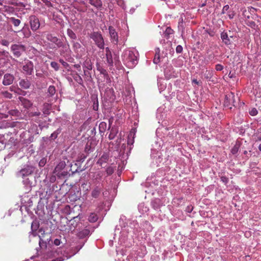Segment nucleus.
I'll list each match as a JSON object with an SVG mask.
<instances>
[{"mask_svg":"<svg viewBox=\"0 0 261 261\" xmlns=\"http://www.w3.org/2000/svg\"><path fill=\"white\" fill-rule=\"evenodd\" d=\"M1 43L3 46H8L9 45L10 42L6 39H2L1 41Z\"/></svg>","mask_w":261,"mask_h":261,"instance_id":"ea45409f","label":"nucleus"},{"mask_svg":"<svg viewBox=\"0 0 261 261\" xmlns=\"http://www.w3.org/2000/svg\"><path fill=\"white\" fill-rule=\"evenodd\" d=\"M101 192V188L98 186L95 187L91 192V196L94 198H97L99 197Z\"/></svg>","mask_w":261,"mask_h":261,"instance_id":"dca6fc26","label":"nucleus"},{"mask_svg":"<svg viewBox=\"0 0 261 261\" xmlns=\"http://www.w3.org/2000/svg\"><path fill=\"white\" fill-rule=\"evenodd\" d=\"M46 37L48 41L54 44L50 46V48L57 49L61 47H63V43L62 41L53 34L48 33L46 35Z\"/></svg>","mask_w":261,"mask_h":261,"instance_id":"f03ea898","label":"nucleus"},{"mask_svg":"<svg viewBox=\"0 0 261 261\" xmlns=\"http://www.w3.org/2000/svg\"><path fill=\"white\" fill-rule=\"evenodd\" d=\"M10 20L15 27H18L21 22L20 20L16 19L14 17H11L10 18Z\"/></svg>","mask_w":261,"mask_h":261,"instance_id":"7c9ffc66","label":"nucleus"},{"mask_svg":"<svg viewBox=\"0 0 261 261\" xmlns=\"http://www.w3.org/2000/svg\"><path fill=\"white\" fill-rule=\"evenodd\" d=\"M77 221H80V218L78 216L73 217V219L71 220L70 222V229L72 228H73L74 229L77 226Z\"/></svg>","mask_w":261,"mask_h":261,"instance_id":"5701e85b","label":"nucleus"},{"mask_svg":"<svg viewBox=\"0 0 261 261\" xmlns=\"http://www.w3.org/2000/svg\"><path fill=\"white\" fill-rule=\"evenodd\" d=\"M14 79L15 78L13 74L7 73L4 75L2 84L4 86H9L13 83Z\"/></svg>","mask_w":261,"mask_h":261,"instance_id":"6e6552de","label":"nucleus"},{"mask_svg":"<svg viewBox=\"0 0 261 261\" xmlns=\"http://www.w3.org/2000/svg\"><path fill=\"white\" fill-rule=\"evenodd\" d=\"M29 20L32 30L36 31L38 30L40 25L39 19L35 15H31L29 18Z\"/></svg>","mask_w":261,"mask_h":261,"instance_id":"0eeeda50","label":"nucleus"},{"mask_svg":"<svg viewBox=\"0 0 261 261\" xmlns=\"http://www.w3.org/2000/svg\"><path fill=\"white\" fill-rule=\"evenodd\" d=\"M19 100L20 101L21 105H23L24 108L29 109L32 106V102L29 99L23 97H19Z\"/></svg>","mask_w":261,"mask_h":261,"instance_id":"9b49d317","label":"nucleus"},{"mask_svg":"<svg viewBox=\"0 0 261 261\" xmlns=\"http://www.w3.org/2000/svg\"><path fill=\"white\" fill-rule=\"evenodd\" d=\"M91 147L90 144H88V143L86 145L85 147V151L87 153H89L91 151Z\"/></svg>","mask_w":261,"mask_h":261,"instance_id":"79ce46f5","label":"nucleus"},{"mask_svg":"<svg viewBox=\"0 0 261 261\" xmlns=\"http://www.w3.org/2000/svg\"><path fill=\"white\" fill-rule=\"evenodd\" d=\"M19 86L24 89H28L31 86V82L27 79H21L19 82Z\"/></svg>","mask_w":261,"mask_h":261,"instance_id":"4468645a","label":"nucleus"},{"mask_svg":"<svg viewBox=\"0 0 261 261\" xmlns=\"http://www.w3.org/2000/svg\"><path fill=\"white\" fill-rule=\"evenodd\" d=\"M137 56L135 55L133 51H128L126 54V57L125 59V62L127 66L130 68H132L137 64Z\"/></svg>","mask_w":261,"mask_h":261,"instance_id":"423d86ee","label":"nucleus"},{"mask_svg":"<svg viewBox=\"0 0 261 261\" xmlns=\"http://www.w3.org/2000/svg\"><path fill=\"white\" fill-rule=\"evenodd\" d=\"M173 32V30L170 28H167L165 31V33L167 35L172 34Z\"/></svg>","mask_w":261,"mask_h":261,"instance_id":"3c124183","label":"nucleus"},{"mask_svg":"<svg viewBox=\"0 0 261 261\" xmlns=\"http://www.w3.org/2000/svg\"><path fill=\"white\" fill-rule=\"evenodd\" d=\"M97 219L98 216L97 214L94 213H91L88 218L89 221L92 223L95 222Z\"/></svg>","mask_w":261,"mask_h":261,"instance_id":"bb28decb","label":"nucleus"},{"mask_svg":"<svg viewBox=\"0 0 261 261\" xmlns=\"http://www.w3.org/2000/svg\"><path fill=\"white\" fill-rule=\"evenodd\" d=\"M67 33L68 36L71 39H76V36L72 30H71L70 29H67Z\"/></svg>","mask_w":261,"mask_h":261,"instance_id":"2f4dec72","label":"nucleus"},{"mask_svg":"<svg viewBox=\"0 0 261 261\" xmlns=\"http://www.w3.org/2000/svg\"><path fill=\"white\" fill-rule=\"evenodd\" d=\"M86 157H87V156H86V155H84V154H82L81 155V156L80 160H83V161H84V160L86 158Z\"/></svg>","mask_w":261,"mask_h":261,"instance_id":"052dcab7","label":"nucleus"},{"mask_svg":"<svg viewBox=\"0 0 261 261\" xmlns=\"http://www.w3.org/2000/svg\"><path fill=\"white\" fill-rule=\"evenodd\" d=\"M74 67L79 69V71H81V66L80 64H75L74 65Z\"/></svg>","mask_w":261,"mask_h":261,"instance_id":"bf43d9fd","label":"nucleus"},{"mask_svg":"<svg viewBox=\"0 0 261 261\" xmlns=\"http://www.w3.org/2000/svg\"><path fill=\"white\" fill-rule=\"evenodd\" d=\"M88 70H89L84 69V73L85 76L88 78V80H89L91 79V74Z\"/></svg>","mask_w":261,"mask_h":261,"instance_id":"58836bf2","label":"nucleus"},{"mask_svg":"<svg viewBox=\"0 0 261 261\" xmlns=\"http://www.w3.org/2000/svg\"><path fill=\"white\" fill-rule=\"evenodd\" d=\"M75 81H76L78 83L81 84L83 82V80L80 75L77 74V76L74 77Z\"/></svg>","mask_w":261,"mask_h":261,"instance_id":"a19ab883","label":"nucleus"},{"mask_svg":"<svg viewBox=\"0 0 261 261\" xmlns=\"http://www.w3.org/2000/svg\"><path fill=\"white\" fill-rule=\"evenodd\" d=\"M21 31L22 32L25 38H29L31 36V31L28 29L23 28Z\"/></svg>","mask_w":261,"mask_h":261,"instance_id":"72a5a7b5","label":"nucleus"},{"mask_svg":"<svg viewBox=\"0 0 261 261\" xmlns=\"http://www.w3.org/2000/svg\"><path fill=\"white\" fill-rule=\"evenodd\" d=\"M109 156L107 153H104L103 155L99 159L97 163L99 164L100 166H102L103 164L106 163L108 160Z\"/></svg>","mask_w":261,"mask_h":261,"instance_id":"a211bd4d","label":"nucleus"},{"mask_svg":"<svg viewBox=\"0 0 261 261\" xmlns=\"http://www.w3.org/2000/svg\"><path fill=\"white\" fill-rule=\"evenodd\" d=\"M59 62H60V63H61L62 64V65L65 68H67L69 66L68 63H67L66 62L64 61L63 59H60L59 60Z\"/></svg>","mask_w":261,"mask_h":261,"instance_id":"49530a36","label":"nucleus"},{"mask_svg":"<svg viewBox=\"0 0 261 261\" xmlns=\"http://www.w3.org/2000/svg\"><path fill=\"white\" fill-rule=\"evenodd\" d=\"M109 30L111 42L114 44H117L118 42V36L115 29L113 27L110 26L109 27Z\"/></svg>","mask_w":261,"mask_h":261,"instance_id":"1a4fd4ad","label":"nucleus"},{"mask_svg":"<svg viewBox=\"0 0 261 261\" xmlns=\"http://www.w3.org/2000/svg\"><path fill=\"white\" fill-rule=\"evenodd\" d=\"M0 94L4 98L7 99H12L13 98L12 94L9 92L8 91H1Z\"/></svg>","mask_w":261,"mask_h":261,"instance_id":"b1692460","label":"nucleus"},{"mask_svg":"<svg viewBox=\"0 0 261 261\" xmlns=\"http://www.w3.org/2000/svg\"><path fill=\"white\" fill-rule=\"evenodd\" d=\"M250 26L252 27V26H255V22L254 21H251L250 22Z\"/></svg>","mask_w":261,"mask_h":261,"instance_id":"0e129e2a","label":"nucleus"},{"mask_svg":"<svg viewBox=\"0 0 261 261\" xmlns=\"http://www.w3.org/2000/svg\"><path fill=\"white\" fill-rule=\"evenodd\" d=\"M48 92L50 96L54 95L56 93V88L54 86H50L48 88Z\"/></svg>","mask_w":261,"mask_h":261,"instance_id":"473e14b6","label":"nucleus"},{"mask_svg":"<svg viewBox=\"0 0 261 261\" xmlns=\"http://www.w3.org/2000/svg\"><path fill=\"white\" fill-rule=\"evenodd\" d=\"M90 37L94 41L98 47L100 49L104 48V39L100 32H93L90 34Z\"/></svg>","mask_w":261,"mask_h":261,"instance_id":"f257e3e1","label":"nucleus"},{"mask_svg":"<svg viewBox=\"0 0 261 261\" xmlns=\"http://www.w3.org/2000/svg\"><path fill=\"white\" fill-rule=\"evenodd\" d=\"M89 3L97 9H100L102 6L101 0H88Z\"/></svg>","mask_w":261,"mask_h":261,"instance_id":"2eb2a0df","label":"nucleus"},{"mask_svg":"<svg viewBox=\"0 0 261 261\" xmlns=\"http://www.w3.org/2000/svg\"><path fill=\"white\" fill-rule=\"evenodd\" d=\"M3 74L4 71L3 70H0V79H1Z\"/></svg>","mask_w":261,"mask_h":261,"instance_id":"e2e57ef3","label":"nucleus"},{"mask_svg":"<svg viewBox=\"0 0 261 261\" xmlns=\"http://www.w3.org/2000/svg\"><path fill=\"white\" fill-rule=\"evenodd\" d=\"M83 69L92 70L93 68V64L90 58H87L83 63Z\"/></svg>","mask_w":261,"mask_h":261,"instance_id":"ddd939ff","label":"nucleus"},{"mask_svg":"<svg viewBox=\"0 0 261 261\" xmlns=\"http://www.w3.org/2000/svg\"><path fill=\"white\" fill-rule=\"evenodd\" d=\"M41 113L39 111L35 112H31L30 114V116L33 117V116H40Z\"/></svg>","mask_w":261,"mask_h":261,"instance_id":"c03bdc74","label":"nucleus"},{"mask_svg":"<svg viewBox=\"0 0 261 261\" xmlns=\"http://www.w3.org/2000/svg\"><path fill=\"white\" fill-rule=\"evenodd\" d=\"M221 180L225 184H227L228 181V179L226 176H222L221 177Z\"/></svg>","mask_w":261,"mask_h":261,"instance_id":"5fc2aeb1","label":"nucleus"},{"mask_svg":"<svg viewBox=\"0 0 261 261\" xmlns=\"http://www.w3.org/2000/svg\"><path fill=\"white\" fill-rule=\"evenodd\" d=\"M192 83H194L195 84L198 85L199 82L197 81L196 79H194L192 80Z\"/></svg>","mask_w":261,"mask_h":261,"instance_id":"680f3d73","label":"nucleus"},{"mask_svg":"<svg viewBox=\"0 0 261 261\" xmlns=\"http://www.w3.org/2000/svg\"><path fill=\"white\" fill-rule=\"evenodd\" d=\"M106 172L107 173V175L109 176L112 175L114 173V170L112 167L109 166L108 168H107Z\"/></svg>","mask_w":261,"mask_h":261,"instance_id":"f704fd0d","label":"nucleus"},{"mask_svg":"<svg viewBox=\"0 0 261 261\" xmlns=\"http://www.w3.org/2000/svg\"><path fill=\"white\" fill-rule=\"evenodd\" d=\"M9 56V52L3 50L0 51V60H4L6 58H8Z\"/></svg>","mask_w":261,"mask_h":261,"instance_id":"c756f323","label":"nucleus"},{"mask_svg":"<svg viewBox=\"0 0 261 261\" xmlns=\"http://www.w3.org/2000/svg\"><path fill=\"white\" fill-rule=\"evenodd\" d=\"M34 169L32 167L28 166L19 171L20 175L23 177L33 173Z\"/></svg>","mask_w":261,"mask_h":261,"instance_id":"9d476101","label":"nucleus"},{"mask_svg":"<svg viewBox=\"0 0 261 261\" xmlns=\"http://www.w3.org/2000/svg\"><path fill=\"white\" fill-rule=\"evenodd\" d=\"M107 126V124L106 122H102L99 124V129L101 130V128H103V130H105V128Z\"/></svg>","mask_w":261,"mask_h":261,"instance_id":"8fccbe9b","label":"nucleus"},{"mask_svg":"<svg viewBox=\"0 0 261 261\" xmlns=\"http://www.w3.org/2000/svg\"><path fill=\"white\" fill-rule=\"evenodd\" d=\"M97 175L99 176V177H101L102 174L101 173L99 172L98 173Z\"/></svg>","mask_w":261,"mask_h":261,"instance_id":"338daca9","label":"nucleus"},{"mask_svg":"<svg viewBox=\"0 0 261 261\" xmlns=\"http://www.w3.org/2000/svg\"><path fill=\"white\" fill-rule=\"evenodd\" d=\"M81 47V45L78 42H75L73 44V47L75 48H79Z\"/></svg>","mask_w":261,"mask_h":261,"instance_id":"4d7b16f0","label":"nucleus"},{"mask_svg":"<svg viewBox=\"0 0 261 261\" xmlns=\"http://www.w3.org/2000/svg\"><path fill=\"white\" fill-rule=\"evenodd\" d=\"M39 227V224L37 221H33L31 225V230L33 236H36V231Z\"/></svg>","mask_w":261,"mask_h":261,"instance_id":"4be33fe9","label":"nucleus"},{"mask_svg":"<svg viewBox=\"0 0 261 261\" xmlns=\"http://www.w3.org/2000/svg\"><path fill=\"white\" fill-rule=\"evenodd\" d=\"M97 70L99 71L100 73L103 75L104 77H106L107 79L109 78V75L108 72L106 69L103 68L102 67L98 66L97 67Z\"/></svg>","mask_w":261,"mask_h":261,"instance_id":"a878e982","label":"nucleus"},{"mask_svg":"<svg viewBox=\"0 0 261 261\" xmlns=\"http://www.w3.org/2000/svg\"><path fill=\"white\" fill-rule=\"evenodd\" d=\"M229 9V6L228 5L224 6L222 10V14H225Z\"/></svg>","mask_w":261,"mask_h":261,"instance_id":"de8ad7c7","label":"nucleus"},{"mask_svg":"<svg viewBox=\"0 0 261 261\" xmlns=\"http://www.w3.org/2000/svg\"><path fill=\"white\" fill-rule=\"evenodd\" d=\"M50 66L55 71H58L59 69V65L56 62H51L50 63Z\"/></svg>","mask_w":261,"mask_h":261,"instance_id":"c9c22d12","label":"nucleus"},{"mask_svg":"<svg viewBox=\"0 0 261 261\" xmlns=\"http://www.w3.org/2000/svg\"><path fill=\"white\" fill-rule=\"evenodd\" d=\"M10 1L8 2L9 4L15 5L17 3V0H10Z\"/></svg>","mask_w":261,"mask_h":261,"instance_id":"13d9d810","label":"nucleus"},{"mask_svg":"<svg viewBox=\"0 0 261 261\" xmlns=\"http://www.w3.org/2000/svg\"><path fill=\"white\" fill-rule=\"evenodd\" d=\"M221 38L226 45H229L231 43L230 38L228 37L226 32H223L221 34Z\"/></svg>","mask_w":261,"mask_h":261,"instance_id":"6ab92c4d","label":"nucleus"},{"mask_svg":"<svg viewBox=\"0 0 261 261\" xmlns=\"http://www.w3.org/2000/svg\"><path fill=\"white\" fill-rule=\"evenodd\" d=\"M249 114L251 115V116H255L257 115V111L256 110V109H252L250 112H249Z\"/></svg>","mask_w":261,"mask_h":261,"instance_id":"09e8293b","label":"nucleus"},{"mask_svg":"<svg viewBox=\"0 0 261 261\" xmlns=\"http://www.w3.org/2000/svg\"><path fill=\"white\" fill-rule=\"evenodd\" d=\"M39 35H36L34 37V38L37 39H38L39 38Z\"/></svg>","mask_w":261,"mask_h":261,"instance_id":"69168bd1","label":"nucleus"},{"mask_svg":"<svg viewBox=\"0 0 261 261\" xmlns=\"http://www.w3.org/2000/svg\"><path fill=\"white\" fill-rule=\"evenodd\" d=\"M9 90L11 91V92H13L14 93L18 94V95H20L21 94V92H22V90L18 87H14V86H11L10 88H9Z\"/></svg>","mask_w":261,"mask_h":261,"instance_id":"c85d7f7f","label":"nucleus"},{"mask_svg":"<svg viewBox=\"0 0 261 261\" xmlns=\"http://www.w3.org/2000/svg\"><path fill=\"white\" fill-rule=\"evenodd\" d=\"M160 61V55L159 54H155V56H154V58L153 59V63L154 64H158Z\"/></svg>","mask_w":261,"mask_h":261,"instance_id":"4c0bfd02","label":"nucleus"},{"mask_svg":"<svg viewBox=\"0 0 261 261\" xmlns=\"http://www.w3.org/2000/svg\"><path fill=\"white\" fill-rule=\"evenodd\" d=\"M237 100H239V97L236 96L233 93L230 92L225 96L224 106L229 107L232 105L233 106L236 107Z\"/></svg>","mask_w":261,"mask_h":261,"instance_id":"7ed1b4c3","label":"nucleus"},{"mask_svg":"<svg viewBox=\"0 0 261 261\" xmlns=\"http://www.w3.org/2000/svg\"><path fill=\"white\" fill-rule=\"evenodd\" d=\"M43 3H45V4L48 6H51V4L49 0H41Z\"/></svg>","mask_w":261,"mask_h":261,"instance_id":"603ef678","label":"nucleus"},{"mask_svg":"<svg viewBox=\"0 0 261 261\" xmlns=\"http://www.w3.org/2000/svg\"><path fill=\"white\" fill-rule=\"evenodd\" d=\"M61 240L58 239H56L54 240V244L56 246H59L61 244Z\"/></svg>","mask_w":261,"mask_h":261,"instance_id":"864d4df0","label":"nucleus"},{"mask_svg":"<svg viewBox=\"0 0 261 261\" xmlns=\"http://www.w3.org/2000/svg\"><path fill=\"white\" fill-rule=\"evenodd\" d=\"M106 56L107 63L110 66H113V61L111 51H110L109 47L106 48Z\"/></svg>","mask_w":261,"mask_h":261,"instance_id":"f8f14e48","label":"nucleus"},{"mask_svg":"<svg viewBox=\"0 0 261 261\" xmlns=\"http://www.w3.org/2000/svg\"><path fill=\"white\" fill-rule=\"evenodd\" d=\"M240 142L237 141L231 150V152L232 153V154H236L238 152V150L240 147Z\"/></svg>","mask_w":261,"mask_h":261,"instance_id":"393cba45","label":"nucleus"},{"mask_svg":"<svg viewBox=\"0 0 261 261\" xmlns=\"http://www.w3.org/2000/svg\"><path fill=\"white\" fill-rule=\"evenodd\" d=\"M51 108V105L48 103H44L43 105L42 111L44 115H48L50 114V111Z\"/></svg>","mask_w":261,"mask_h":261,"instance_id":"f3484780","label":"nucleus"},{"mask_svg":"<svg viewBox=\"0 0 261 261\" xmlns=\"http://www.w3.org/2000/svg\"><path fill=\"white\" fill-rule=\"evenodd\" d=\"M215 69L217 71H221L223 69V66L220 64H218L215 66Z\"/></svg>","mask_w":261,"mask_h":261,"instance_id":"a18cd8bd","label":"nucleus"},{"mask_svg":"<svg viewBox=\"0 0 261 261\" xmlns=\"http://www.w3.org/2000/svg\"><path fill=\"white\" fill-rule=\"evenodd\" d=\"M90 231L88 229H84L77 233V236L80 239H83L90 234Z\"/></svg>","mask_w":261,"mask_h":261,"instance_id":"412c9836","label":"nucleus"},{"mask_svg":"<svg viewBox=\"0 0 261 261\" xmlns=\"http://www.w3.org/2000/svg\"><path fill=\"white\" fill-rule=\"evenodd\" d=\"M23 72L28 75H32L34 72V64L33 62L29 60H24L22 63Z\"/></svg>","mask_w":261,"mask_h":261,"instance_id":"39448f33","label":"nucleus"},{"mask_svg":"<svg viewBox=\"0 0 261 261\" xmlns=\"http://www.w3.org/2000/svg\"><path fill=\"white\" fill-rule=\"evenodd\" d=\"M11 51L15 57L19 58L25 51V47L22 44H14L11 45Z\"/></svg>","mask_w":261,"mask_h":261,"instance_id":"20e7f679","label":"nucleus"},{"mask_svg":"<svg viewBox=\"0 0 261 261\" xmlns=\"http://www.w3.org/2000/svg\"><path fill=\"white\" fill-rule=\"evenodd\" d=\"M117 130L116 128L112 127L111 129L110 133L109 135V139L110 140H113L114 139L117 134Z\"/></svg>","mask_w":261,"mask_h":261,"instance_id":"cd10ccee","label":"nucleus"},{"mask_svg":"<svg viewBox=\"0 0 261 261\" xmlns=\"http://www.w3.org/2000/svg\"><path fill=\"white\" fill-rule=\"evenodd\" d=\"M182 49H183V48H182V46L180 45H178L176 47V52L177 54L181 53L182 51Z\"/></svg>","mask_w":261,"mask_h":261,"instance_id":"37998d69","label":"nucleus"},{"mask_svg":"<svg viewBox=\"0 0 261 261\" xmlns=\"http://www.w3.org/2000/svg\"><path fill=\"white\" fill-rule=\"evenodd\" d=\"M258 149H259L260 151H261V144H260L259 145V146H258Z\"/></svg>","mask_w":261,"mask_h":261,"instance_id":"774afa93","label":"nucleus"},{"mask_svg":"<svg viewBox=\"0 0 261 261\" xmlns=\"http://www.w3.org/2000/svg\"><path fill=\"white\" fill-rule=\"evenodd\" d=\"M66 164L65 161H63L60 162L55 167L54 173L59 172L65 168Z\"/></svg>","mask_w":261,"mask_h":261,"instance_id":"aec40b11","label":"nucleus"},{"mask_svg":"<svg viewBox=\"0 0 261 261\" xmlns=\"http://www.w3.org/2000/svg\"><path fill=\"white\" fill-rule=\"evenodd\" d=\"M9 114L12 116H18V115L19 114V112L18 110H17L16 109L11 110L9 111Z\"/></svg>","mask_w":261,"mask_h":261,"instance_id":"e433bc0d","label":"nucleus"},{"mask_svg":"<svg viewBox=\"0 0 261 261\" xmlns=\"http://www.w3.org/2000/svg\"><path fill=\"white\" fill-rule=\"evenodd\" d=\"M45 161H44L43 160H41L39 163V165L40 166V167H43L45 165Z\"/></svg>","mask_w":261,"mask_h":261,"instance_id":"6e6d98bb","label":"nucleus"}]
</instances>
